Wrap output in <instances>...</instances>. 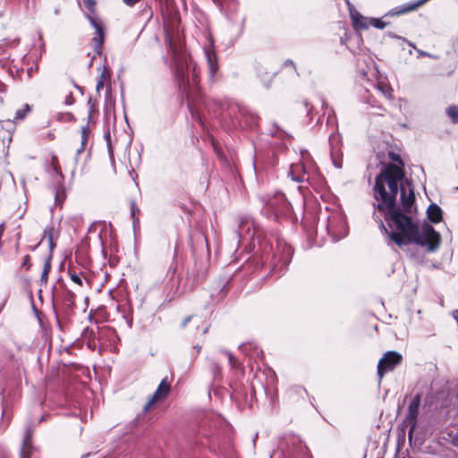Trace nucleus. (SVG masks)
<instances>
[{
	"label": "nucleus",
	"instance_id": "23",
	"mask_svg": "<svg viewBox=\"0 0 458 458\" xmlns=\"http://www.w3.org/2000/svg\"><path fill=\"white\" fill-rule=\"evenodd\" d=\"M70 278L73 283H75L79 286L81 287L83 285V279L81 276V275L76 274L74 272H70Z\"/></svg>",
	"mask_w": 458,
	"mask_h": 458
},
{
	"label": "nucleus",
	"instance_id": "10",
	"mask_svg": "<svg viewBox=\"0 0 458 458\" xmlns=\"http://www.w3.org/2000/svg\"><path fill=\"white\" fill-rule=\"evenodd\" d=\"M169 391L170 385L166 383L165 379H163L160 382L155 393L153 394V395L151 396V398L143 407V411L145 412L148 411L157 402L164 400L167 396Z\"/></svg>",
	"mask_w": 458,
	"mask_h": 458
},
{
	"label": "nucleus",
	"instance_id": "14",
	"mask_svg": "<svg viewBox=\"0 0 458 458\" xmlns=\"http://www.w3.org/2000/svg\"><path fill=\"white\" fill-rule=\"evenodd\" d=\"M89 134V129L85 126L82 127L81 128V147L79 148H77V150H76L77 156L84 151L85 147L88 143Z\"/></svg>",
	"mask_w": 458,
	"mask_h": 458
},
{
	"label": "nucleus",
	"instance_id": "3",
	"mask_svg": "<svg viewBox=\"0 0 458 458\" xmlns=\"http://www.w3.org/2000/svg\"><path fill=\"white\" fill-rule=\"evenodd\" d=\"M420 404V395L416 394L408 406L407 415L403 422V426L409 429L408 437L411 440L417 427V419Z\"/></svg>",
	"mask_w": 458,
	"mask_h": 458
},
{
	"label": "nucleus",
	"instance_id": "6",
	"mask_svg": "<svg viewBox=\"0 0 458 458\" xmlns=\"http://www.w3.org/2000/svg\"><path fill=\"white\" fill-rule=\"evenodd\" d=\"M207 40L208 43L204 47V53L208 65L210 77L214 78L218 71V64L215 52L214 39L210 33L208 34Z\"/></svg>",
	"mask_w": 458,
	"mask_h": 458
},
{
	"label": "nucleus",
	"instance_id": "32",
	"mask_svg": "<svg viewBox=\"0 0 458 458\" xmlns=\"http://www.w3.org/2000/svg\"><path fill=\"white\" fill-rule=\"evenodd\" d=\"M452 437L451 441L454 445H458V432H456L454 436L449 435Z\"/></svg>",
	"mask_w": 458,
	"mask_h": 458
},
{
	"label": "nucleus",
	"instance_id": "7",
	"mask_svg": "<svg viewBox=\"0 0 458 458\" xmlns=\"http://www.w3.org/2000/svg\"><path fill=\"white\" fill-rule=\"evenodd\" d=\"M87 17L91 26L95 29V36L92 39L94 48L96 53L100 55L101 48L105 41V30L103 22L97 16L87 15Z\"/></svg>",
	"mask_w": 458,
	"mask_h": 458
},
{
	"label": "nucleus",
	"instance_id": "35",
	"mask_svg": "<svg viewBox=\"0 0 458 458\" xmlns=\"http://www.w3.org/2000/svg\"><path fill=\"white\" fill-rule=\"evenodd\" d=\"M420 54L421 55H428V56H431L430 55H428V53H425V52H420Z\"/></svg>",
	"mask_w": 458,
	"mask_h": 458
},
{
	"label": "nucleus",
	"instance_id": "31",
	"mask_svg": "<svg viewBox=\"0 0 458 458\" xmlns=\"http://www.w3.org/2000/svg\"><path fill=\"white\" fill-rule=\"evenodd\" d=\"M140 0H123V2L128 6H133Z\"/></svg>",
	"mask_w": 458,
	"mask_h": 458
},
{
	"label": "nucleus",
	"instance_id": "12",
	"mask_svg": "<svg viewBox=\"0 0 458 458\" xmlns=\"http://www.w3.org/2000/svg\"><path fill=\"white\" fill-rule=\"evenodd\" d=\"M351 19L356 30H365L369 27V20L358 12L351 11Z\"/></svg>",
	"mask_w": 458,
	"mask_h": 458
},
{
	"label": "nucleus",
	"instance_id": "20",
	"mask_svg": "<svg viewBox=\"0 0 458 458\" xmlns=\"http://www.w3.org/2000/svg\"><path fill=\"white\" fill-rule=\"evenodd\" d=\"M377 88L378 90H380L383 93V95L386 98H392V91L393 90H392V89L388 85L379 83Z\"/></svg>",
	"mask_w": 458,
	"mask_h": 458
},
{
	"label": "nucleus",
	"instance_id": "22",
	"mask_svg": "<svg viewBox=\"0 0 458 458\" xmlns=\"http://www.w3.org/2000/svg\"><path fill=\"white\" fill-rule=\"evenodd\" d=\"M369 26H373L377 29H384L386 27V22L382 21L380 19L371 18L369 20Z\"/></svg>",
	"mask_w": 458,
	"mask_h": 458
},
{
	"label": "nucleus",
	"instance_id": "13",
	"mask_svg": "<svg viewBox=\"0 0 458 458\" xmlns=\"http://www.w3.org/2000/svg\"><path fill=\"white\" fill-rule=\"evenodd\" d=\"M427 215L432 223H438L442 219V210L437 204L429 205Z\"/></svg>",
	"mask_w": 458,
	"mask_h": 458
},
{
	"label": "nucleus",
	"instance_id": "2",
	"mask_svg": "<svg viewBox=\"0 0 458 458\" xmlns=\"http://www.w3.org/2000/svg\"><path fill=\"white\" fill-rule=\"evenodd\" d=\"M169 49L173 57V71L176 81L184 89L190 85V72L192 83L196 85L199 79V68L184 53H178L174 47L170 38H167Z\"/></svg>",
	"mask_w": 458,
	"mask_h": 458
},
{
	"label": "nucleus",
	"instance_id": "33",
	"mask_svg": "<svg viewBox=\"0 0 458 458\" xmlns=\"http://www.w3.org/2000/svg\"><path fill=\"white\" fill-rule=\"evenodd\" d=\"M65 103H66L67 105H72V104L73 103V98H72V94H69V95L66 97Z\"/></svg>",
	"mask_w": 458,
	"mask_h": 458
},
{
	"label": "nucleus",
	"instance_id": "28",
	"mask_svg": "<svg viewBox=\"0 0 458 458\" xmlns=\"http://www.w3.org/2000/svg\"><path fill=\"white\" fill-rule=\"evenodd\" d=\"M104 84H105V73L102 72V74L100 75V77L97 82V85H96V90L98 93H99L100 90L104 88Z\"/></svg>",
	"mask_w": 458,
	"mask_h": 458
},
{
	"label": "nucleus",
	"instance_id": "25",
	"mask_svg": "<svg viewBox=\"0 0 458 458\" xmlns=\"http://www.w3.org/2000/svg\"><path fill=\"white\" fill-rule=\"evenodd\" d=\"M50 267H51V266H50L49 262H47L44 265V268H43V271L41 274V281L44 283H47V276H48V273L50 271Z\"/></svg>",
	"mask_w": 458,
	"mask_h": 458
},
{
	"label": "nucleus",
	"instance_id": "17",
	"mask_svg": "<svg viewBox=\"0 0 458 458\" xmlns=\"http://www.w3.org/2000/svg\"><path fill=\"white\" fill-rule=\"evenodd\" d=\"M54 232H55V229L52 225L47 226L44 230V234H43V238H42V240H47L51 249L54 246V243H53Z\"/></svg>",
	"mask_w": 458,
	"mask_h": 458
},
{
	"label": "nucleus",
	"instance_id": "24",
	"mask_svg": "<svg viewBox=\"0 0 458 458\" xmlns=\"http://www.w3.org/2000/svg\"><path fill=\"white\" fill-rule=\"evenodd\" d=\"M64 198H65V196H64V191L60 190V189L56 190L55 194V203L57 205H62Z\"/></svg>",
	"mask_w": 458,
	"mask_h": 458
},
{
	"label": "nucleus",
	"instance_id": "26",
	"mask_svg": "<svg viewBox=\"0 0 458 458\" xmlns=\"http://www.w3.org/2000/svg\"><path fill=\"white\" fill-rule=\"evenodd\" d=\"M225 354L227 356L231 367L234 369L238 368V360L230 352H225Z\"/></svg>",
	"mask_w": 458,
	"mask_h": 458
},
{
	"label": "nucleus",
	"instance_id": "9",
	"mask_svg": "<svg viewBox=\"0 0 458 458\" xmlns=\"http://www.w3.org/2000/svg\"><path fill=\"white\" fill-rule=\"evenodd\" d=\"M236 233L239 241L252 239L255 235L253 221L247 216L241 217Z\"/></svg>",
	"mask_w": 458,
	"mask_h": 458
},
{
	"label": "nucleus",
	"instance_id": "37",
	"mask_svg": "<svg viewBox=\"0 0 458 458\" xmlns=\"http://www.w3.org/2000/svg\"><path fill=\"white\" fill-rule=\"evenodd\" d=\"M269 206H270V208H274V204H273V202H270V203H269Z\"/></svg>",
	"mask_w": 458,
	"mask_h": 458
},
{
	"label": "nucleus",
	"instance_id": "15",
	"mask_svg": "<svg viewBox=\"0 0 458 458\" xmlns=\"http://www.w3.org/2000/svg\"><path fill=\"white\" fill-rule=\"evenodd\" d=\"M30 433L25 435L23 445L21 451V458H30Z\"/></svg>",
	"mask_w": 458,
	"mask_h": 458
},
{
	"label": "nucleus",
	"instance_id": "39",
	"mask_svg": "<svg viewBox=\"0 0 458 458\" xmlns=\"http://www.w3.org/2000/svg\"><path fill=\"white\" fill-rule=\"evenodd\" d=\"M288 63L293 64V61H287L286 64H288Z\"/></svg>",
	"mask_w": 458,
	"mask_h": 458
},
{
	"label": "nucleus",
	"instance_id": "16",
	"mask_svg": "<svg viewBox=\"0 0 458 458\" xmlns=\"http://www.w3.org/2000/svg\"><path fill=\"white\" fill-rule=\"evenodd\" d=\"M331 158L333 160V164L336 168H341L343 165L342 161V152L340 149H336L335 147H332L331 149Z\"/></svg>",
	"mask_w": 458,
	"mask_h": 458
},
{
	"label": "nucleus",
	"instance_id": "34",
	"mask_svg": "<svg viewBox=\"0 0 458 458\" xmlns=\"http://www.w3.org/2000/svg\"><path fill=\"white\" fill-rule=\"evenodd\" d=\"M56 161V157H53V165H54V167H55V170L58 173V169L55 164V162Z\"/></svg>",
	"mask_w": 458,
	"mask_h": 458
},
{
	"label": "nucleus",
	"instance_id": "38",
	"mask_svg": "<svg viewBox=\"0 0 458 458\" xmlns=\"http://www.w3.org/2000/svg\"><path fill=\"white\" fill-rule=\"evenodd\" d=\"M58 13H59V10H58V9H55V14H58Z\"/></svg>",
	"mask_w": 458,
	"mask_h": 458
},
{
	"label": "nucleus",
	"instance_id": "40",
	"mask_svg": "<svg viewBox=\"0 0 458 458\" xmlns=\"http://www.w3.org/2000/svg\"><path fill=\"white\" fill-rule=\"evenodd\" d=\"M2 101H3V98H2V97L0 96V102H2Z\"/></svg>",
	"mask_w": 458,
	"mask_h": 458
},
{
	"label": "nucleus",
	"instance_id": "21",
	"mask_svg": "<svg viewBox=\"0 0 458 458\" xmlns=\"http://www.w3.org/2000/svg\"><path fill=\"white\" fill-rule=\"evenodd\" d=\"M85 7L88 9V11L89 12V15H92V16H95V5H96V2L95 0H82Z\"/></svg>",
	"mask_w": 458,
	"mask_h": 458
},
{
	"label": "nucleus",
	"instance_id": "18",
	"mask_svg": "<svg viewBox=\"0 0 458 458\" xmlns=\"http://www.w3.org/2000/svg\"><path fill=\"white\" fill-rule=\"evenodd\" d=\"M446 114L454 123H458V106H451L446 109Z\"/></svg>",
	"mask_w": 458,
	"mask_h": 458
},
{
	"label": "nucleus",
	"instance_id": "11",
	"mask_svg": "<svg viewBox=\"0 0 458 458\" xmlns=\"http://www.w3.org/2000/svg\"><path fill=\"white\" fill-rule=\"evenodd\" d=\"M191 319L194 320V324L196 325L197 332H199L202 335H204L208 332V325L206 323V321L204 319H202V318L198 317V316H193V317L190 316V317L185 318L183 319V321L182 322V327H185L186 325L188 324V322H190Z\"/></svg>",
	"mask_w": 458,
	"mask_h": 458
},
{
	"label": "nucleus",
	"instance_id": "30",
	"mask_svg": "<svg viewBox=\"0 0 458 458\" xmlns=\"http://www.w3.org/2000/svg\"><path fill=\"white\" fill-rule=\"evenodd\" d=\"M139 212H140V209L134 204H131V215L133 219H135L136 213H139Z\"/></svg>",
	"mask_w": 458,
	"mask_h": 458
},
{
	"label": "nucleus",
	"instance_id": "1",
	"mask_svg": "<svg viewBox=\"0 0 458 458\" xmlns=\"http://www.w3.org/2000/svg\"><path fill=\"white\" fill-rule=\"evenodd\" d=\"M403 176V169L391 164L376 177L373 188L374 219L381 231L398 246L415 242L426 247L428 251H435L440 244L439 233L428 224L419 227L396 208L399 183Z\"/></svg>",
	"mask_w": 458,
	"mask_h": 458
},
{
	"label": "nucleus",
	"instance_id": "8",
	"mask_svg": "<svg viewBox=\"0 0 458 458\" xmlns=\"http://www.w3.org/2000/svg\"><path fill=\"white\" fill-rule=\"evenodd\" d=\"M415 195L413 188L409 182L401 185V203L405 213L411 214L416 208L414 207Z\"/></svg>",
	"mask_w": 458,
	"mask_h": 458
},
{
	"label": "nucleus",
	"instance_id": "4",
	"mask_svg": "<svg viewBox=\"0 0 458 458\" xmlns=\"http://www.w3.org/2000/svg\"><path fill=\"white\" fill-rule=\"evenodd\" d=\"M327 228L334 238H343L347 234V225L343 214L336 212L327 218Z\"/></svg>",
	"mask_w": 458,
	"mask_h": 458
},
{
	"label": "nucleus",
	"instance_id": "27",
	"mask_svg": "<svg viewBox=\"0 0 458 458\" xmlns=\"http://www.w3.org/2000/svg\"><path fill=\"white\" fill-rule=\"evenodd\" d=\"M225 354L227 356L231 367L234 369L238 368V360L230 352H225Z\"/></svg>",
	"mask_w": 458,
	"mask_h": 458
},
{
	"label": "nucleus",
	"instance_id": "36",
	"mask_svg": "<svg viewBox=\"0 0 458 458\" xmlns=\"http://www.w3.org/2000/svg\"><path fill=\"white\" fill-rule=\"evenodd\" d=\"M322 106H323V107H326V106H327V104H326V102H325L324 100H322Z\"/></svg>",
	"mask_w": 458,
	"mask_h": 458
},
{
	"label": "nucleus",
	"instance_id": "19",
	"mask_svg": "<svg viewBox=\"0 0 458 458\" xmlns=\"http://www.w3.org/2000/svg\"><path fill=\"white\" fill-rule=\"evenodd\" d=\"M31 110L30 106L29 104H25L22 108L18 109L16 111L15 118L19 120H22L28 113H30Z\"/></svg>",
	"mask_w": 458,
	"mask_h": 458
},
{
	"label": "nucleus",
	"instance_id": "5",
	"mask_svg": "<svg viewBox=\"0 0 458 458\" xmlns=\"http://www.w3.org/2000/svg\"><path fill=\"white\" fill-rule=\"evenodd\" d=\"M402 355L394 351L387 352L379 360L377 364V376L381 380L384 375L392 371L402 361Z\"/></svg>",
	"mask_w": 458,
	"mask_h": 458
},
{
	"label": "nucleus",
	"instance_id": "29",
	"mask_svg": "<svg viewBox=\"0 0 458 458\" xmlns=\"http://www.w3.org/2000/svg\"><path fill=\"white\" fill-rule=\"evenodd\" d=\"M299 168H300V165H292V166H291V170H290V174H293V172H294L295 170H298ZM292 178H293V180L297 181V182H301V181H303V180H304V178H303V177H293V175H292Z\"/></svg>",
	"mask_w": 458,
	"mask_h": 458
}]
</instances>
